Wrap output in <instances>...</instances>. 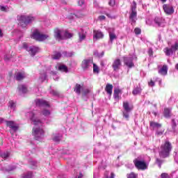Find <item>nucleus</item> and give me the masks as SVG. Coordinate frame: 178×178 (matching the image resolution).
I'll return each instance as SVG.
<instances>
[{
	"label": "nucleus",
	"mask_w": 178,
	"mask_h": 178,
	"mask_svg": "<svg viewBox=\"0 0 178 178\" xmlns=\"http://www.w3.org/2000/svg\"><path fill=\"white\" fill-rule=\"evenodd\" d=\"M27 116H30L31 120L34 124L33 128L32 135L33 136L35 140L39 141V140H42L44 138V129H42V122L35 118H34V113L31 112L26 114Z\"/></svg>",
	"instance_id": "nucleus-1"
},
{
	"label": "nucleus",
	"mask_w": 178,
	"mask_h": 178,
	"mask_svg": "<svg viewBox=\"0 0 178 178\" xmlns=\"http://www.w3.org/2000/svg\"><path fill=\"white\" fill-rule=\"evenodd\" d=\"M18 19L19 21V25L22 29H26L29 24H31V23L35 22V17L32 15H21Z\"/></svg>",
	"instance_id": "nucleus-2"
},
{
	"label": "nucleus",
	"mask_w": 178,
	"mask_h": 178,
	"mask_svg": "<svg viewBox=\"0 0 178 178\" xmlns=\"http://www.w3.org/2000/svg\"><path fill=\"white\" fill-rule=\"evenodd\" d=\"M54 37L58 41L61 40H67V38H72V33L65 31L63 29L56 28L54 29Z\"/></svg>",
	"instance_id": "nucleus-3"
},
{
	"label": "nucleus",
	"mask_w": 178,
	"mask_h": 178,
	"mask_svg": "<svg viewBox=\"0 0 178 178\" xmlns=\"http://www.w3.org/2000/svg\"><path fill=\"white\" fill-rule=\"evenodd\" d=\"M170 151H172V144H170L169 141H165V143L161 145L159 156L161 158H168L170 154Z\"/></svg>",
	"instance_id": "nucleus-4"
},
{
	"label": "nucleus",
	"mask_w": 178,
	"mask_h": 178,
	"mask_svg": "<svg viewBox=\"0 0 178 178\" xmlns=\"http://www.w3.org/2000/svg\"><path fill=\"white\" fill-rule=\"evenodd\" d=\"M129 22L131 25L135 24L136 22H137V3L136 1H133L131 5V9L129 11Z\"/></svg>",
	"instance_id": "nucleus-5"
},
{
	"label": "nucleus",
	"mask_w": 178,
	"mask_h": 178,
	"mask_svg": "<svg viewBox=\"0 0 178 178\" xmlns=\"http://www.w3.org/2000/svg\"><path fill=\"white\" fill-rule=\"evenodd\" d=\"M123 108V118H124L127 120H129V118H130V112L133 111V106H130V104L127 102H124Z\"/></svg>",
	"instance_id": "nucleus-6"
},
{
	"label": "nucleus",
	"mask_w": 178,
	"mask_h": 178,
	"mask_svg": "<svg viewBox=\"0 0 178 178\" xmlns=\"http://www.w3.org/2000/svg\"><path fill=\"white\" fill-rule=\"evenodd\" d=\"M178 50V42H174L171 44L170 47H165L163 49L164 53L165 54L166 56H170L173 55Z\"/></svg>",
	"instance_id": "nucleus-7"
},
{
	"label": "nucleus",
	"mask_w": 178,
	"mask_h": 178,
	"mask_svg": "<svg viewBox=\"0 0 178 178\" xmlns=\"http://www.w3.org/2000/svg\"><path fill=\"white\" fill-rule=\"evenodd\" d=\"M31 38L36 40V41H45V40L49 38V35L41 34L38 30H35L31 35Z\"/></svg>",
	"instance_id": "nucleus-8"
},
{
	"label": "nucleus",
	"mask_w": 178,
	"mask_h": 178,
	"mask_svg": "<svg viewBox=\"0 0 178 178\" xmlns=\"http://www.w3.org/2000/svg\"><path fill=\"white\" fill-rule=\"evenodd\" d=\"M134 163L138 170H145L148 168V165H147L145 161H141L138 158L134 160Z\"/></svg>",
	"instance_id": "nucleus-9"
},
{
	"label": "nucleus",
	"mask_w": 178,
	"mask_h": 178,
	"mask_svg": "<svg viewBox=\"0 0 178 178\" xmlns=\"http://www.w3.org/2000/svg\"><path fill=\"white\" fill-rule=\"evenodd\" d=\"M24 49H26L28 52H29L31 56H35V54L40 51V48L35 46L29 47L26 43L23 44Z\"/></svg>",
	"instance_id": "nucleus-10"
},
{
	"label": "nucleus",
	"mask_w": 178,
	"mask_h": 178,
	"mask_svg": "<svg viewBox=\"0 0 178 178\" xmlns=\"http://www.w3.org/2000/svg\"><path fill=\"white\" fill-rule=\"evenodd\" d=\"M112 67L113 72H119V70H120V67H122V60L120 58H115L113 60Z\"/></svg>",
	"instance_id": "nucleus-11"
},
{
	"label": "nucleus",
	"mask_w": 178,
	"mask_h": 178,
	"mask_svg": "<svg viewBox=\"0 0 178 178\" xmlns=\"http://www.w3.org/2000/svg\"><path fill=\"white\" fill-rule=\"evenodd\" d=\"M93 62L91 59H84L81 63L83 70H88L92 66Z\"/></svg>",
	"instance_id": "nucleus-12"
},
{
	"label": "nucleus",
	"mask_w": 178,
	"mask_h": 178,
	"mask_svg": "<svg viewBox=\"0 0 178 178\" xmlns=\"http://www.w3.org/2000/svg\"><path fill=\"white\" fill-rule=\"evenodd\" d=\"M123 60L124 64L129 69H131V67H134V63H133L134 58H133V56L123 57Z\"/></svg>",
	"instance_id": "nucleus-13"
},
{
	"label": "nucleus",
	"mask_w": 178,
	"mask_h": 178,
	"mask_svg": "<svg viewBox=\"0 0 178 178\" xmlns=\"http://www.w3.org/2000/svg\"><path fill=\"white\" fill-rule=\"evenodd\" d=\"M163 9L166 15H173L175 13V8H173V6L170 4H164Z\"/></svg>",
	"instance_id": "nucleus-14"
},
{
	"label": "nucleus",
	"mask_w": 178,
	"mask_h": 178,
	"mask_svg": "<svg viewBox=\"0 0 178 178\" xmlns=\"http://www.w3.org/2000/svg\"><path fill=\"white\" fill-rule=\"evenodd\" d=\"M108 34H109V42L111 44L113 43V40H116L118 38V36H116V34H115V29L114 28H110L108 29Z\"/></svg>",
	"instance_id": "nucleus-15"
},
{
	"label": "nucleus",
	"mask_w": 178,
	"mask_h": 178,
	"mask_svg": "<svg viewBox=\"0 0 178 178\" xmlns=\"http://www.w3.org/2000/svg\"><path fill=\"white\" fill-rule=\"evenodd\" d=\"M5 123L8 127H10V129H12L13 131H17V129H19V127L17 126V124L15 123V121H8L6 120Z\"/></svg>",
	"instance_id": "nucleus-16"
},
{
	"label": "nucleus",
	"mask_w": 178,
	"mask_h": 178,
	"mask_svg": "<svg viewBox=\"0 0 178 178\" xmlns=\"http://www.w3.org/2000/svg\"><path fill=\"white\" fill-rule=\"evenodd\" d=\"M35 104L37 106H49V104L48 103V102L42 99H37L35 100Z\"/></svg>",
	"instance_id": "nucleus-17"
},
{
	"label": "nucleus",
	"mask_w": 178,
	"mask_h": 178,
	"mask_svg": "<svg viewBox=\"0 0 178 178\" xmlns=\"http://www.w3.org/2000/svg\"><path fill=\"white\" fill-rule=\"evenodd\" d=\"M83 90L84 86L79 83H76L75 85V87L74 88V92H76V94H77V95H80V94H81V91H83Z\"/></svg>",
	"instance_id": "nucleus-18"
},
{
	"label": "nucleus",
	"mask_w": 178,
	"mask_h": 178,
	"mask_svg": "<svg viewBox=\"0 0 178 178\" xmlns=\"http://www.w3.org/2000/svg\"><path fill=\"white\" fill-rule=\"evenodd\" d=\"M94 40H99V38H104V33L99 31H93Z\"/></svg>",
	"instance_id": "nucleus-19"
},
{
	"label": "nucleus",
	"mask_w": 178,
	"mask_h": 178,
	"mask_svg": "<svg viewBox=\"0 0 178 178\" xmlns=\"http://www.w3.org/2000/svg\"><path fill=\"white\" fill-rule=\"evenodd\" d=\"M160 127H162V124L154 121L150 122V128L152 129V130H158Z\"/></svg>",
	"instance_id": "nucleus-20"
},
{
	"label": "nucleus",
	"mask_w": 178,
	"mask_h": 178,
	"mask_svg": "<svg viewBox=\"0 0 178 178\" xmlns=\"http://www.w3.org/2000/svg\"><path fill=\"white\" fill-rule=\"evenodd\" d=\"M154 22L156 27H161L164 22V19L161 17H155Z\"/></svg>",
	"instance_id": "nucleus-21"
},
{
	"label": "nucleus",
	"mask_w": 178,
	"mask_h": 178,
	"mask_svg": "<svg viewBox=\"0 0 178 178\" xmlns=\"http://www.w3.org/2000/svg\"><path fill=\"white\" fill-rule=\"evenodd\" d=\"M26 78V74L23 72H17L16 76H15V80H17L18 81H20L21 80H23V79Z\"/></svg>",
	"instance_id": "nucleus-22"
},
{
	"label": "nucleus",
	"mask_w": 178,
	"mask_h": 178,
	"mask_svg": "<svg viewBox=\"0 0 178 178\" xmlns=\"http://www.w3.org/2000/svg\"><path fill=\"white\" fill-rule=\"evenodd\" d=\"M18 91L19 94H26L27 92V87L25 85H19Z\"/></svg>",
	"instance_id": "nucleus-23"
},
{
	"label": "nucleus",
	"mask_w": 178,
	"mask_h": 178,
	"mask_svg": "<svg viewBox=\"0 0 178 178\" xmlns=\"http://www.w3.org/2000/svg\"><path fill=\"white\" fill-rule=\"evenodd\" d=\"M112 90H113V86L110 83H107L105 88V91L108 95H112Z\"/></svg>",
	"instance_id": "nucleus-24"
},
{
	"label": "nucleus",
	"mask_w": 178,
	"mask_h": 178,
	"mask_svg": "<svg viewBox=\"0 0 178 178\" xmlns=\"http://www.w3.org/2000/svg\"><path fill=\"white\" fill-rule=\"evenodd\" d=\"M159 74H161L162 76H166L168 74V66L163 65L159 70Z\"/></svg>",
	"instance_id": "nucleus-25"
},
{
	"label": "nucleus",
	"mask_w": 178,
	"mask_h": 178,
	"mask_svg": "<svg viewBox=\"0 0 178 178\" xmlns=\"http://www.w3.org/2000/svg\"><path fill=\"white\" fill-rule=\"evenodd\" d=\"M141 91H143V89H141V86H137L134 88L132 94L133 95H138L139 94H141Z\"/></svg>",
	"instance_id": "nucleus-26"
},
{
	"label": "nucleus",
	"mask_w": 178,
	"mask_h": 178,
	"mask_svg": "<svg viewBox=\"0 0 178 178\" xmlns=\"http://www.w3.org/2000/svg\"><path fill=\"white\" fill-rule=\"evenodd\" d=\"M47 80V72H42L40 73V77H39V82L40 83H44Z\"/></svg>",
	"instance_id": "nucleus-27"
},
{
	"label": "nucleus",
	"mask_w": 178,
	"mask_h": 178,
	"mask_svg": "<svg viewBox=\"0 0 178 178\" xmlns=\"http://www.w3.org/2000/svg\"><path fill=\"white\" fill-rule=\"evenodd\" d=\"M62 56V54L60 52L55 51L52 55H51V59L54 60H58V59H60Z\"/></svg>",
	"instance_id": "nucleus-28"
},
{
	"label": "nucleus",
	"mask_w": 178,
	"mask_h": 178,
	"mask_svg": "<svg viewBox=\"0 0 178 178\" xmlns=\"http://www.w3.org/2000/svg\"><path fill=\"white\" fill-rule=\"evenodd\" d=\"M79 42H81V41H84L86 40V32L83 30H81V32L79 33Z\"/></svg>",
	"instance_id": "nucleus-29"
},
{
	"label": "nucleus",
	"mask_w": 178,
	"mask_h": 178,
	"mask_svg": "<svg viewBox=\"0 0 178 178\" xmlns=\"http://www.w3.org/2000/svg\"><path fill=\"white\" fill-rule=\"evenodd\" d=\"M53 140L55 143H59L62 140V135L60 134H56L53 135Z\"/></svg>",
	"instance_id": "nucleus-30"
},
{
	"label": "nucleus",
	"mask_w": 178,
	"mask_h": 178,
	"mask_svg": "<svg viewBox=\"0 0 178 178\" xmlns=\"http://www.w3.org/2000/svg\"><path fill=\"white\" fill-rule=\"evenodd\" d=\"M0 156L3 159H8V158H9V156H10V152H9L8 151L3 152L1 153Z\"/></svg>",
	"instance_id": "nucleus-31"
},
{
	"label": "nucleus",
	"mask_w": 178,
	"mask_h": 178,
	"mask_svg": "<svg viewBox=\"0 0 178 178\" xmlns=\"http://www.w3.org/2000/svg\"><path fill=\"white\" fill-rule=\"evenodd\" d=\"M22 178H33V172L29 171L22 175Z\"/></svg>",
	"instance_id": "nucleus-32"
},
{
	"label": "nucleus",
	"mask_w": 178,
	"mask_h": 178,
	"mask_svg": "<svg viewBox=\"0 0 178 178\" xmlns=\"http://www.w3.org/2000/svg\"><path fill=\"white\" fill-rule=\"evenodd\" d=\"M58 70H60V72H65V73H67V72H69L67 67L65 65L58 66Z\"/></svg>",
	"instance_id": "nucleus-33"
},
{
	"label": "nucleus",
	"mask_w": 178,
	"mask_h": 178,
	"mask_svg": "<svg viewBox=\"0 0 178 178\" xmlns=\"http://www.w3.org/2000/svg\"><path fill=\"white\" fill-rule=\"evenodd\" d=\"M76 17H84L86 16V13H84L83 11H78L75 13Z\"/></svg>",
	"instance_id": "nucleus-34"
},
{
	"label": "nucleus",
	"mask_w": 178,
	"mask_h": 178,
	"mask_svg": "<svg viewBox=\"0 0 178 178\" xmlns=\"http://www.w3.org/2000/svg\"><path fill=\"white\" fill-rule=\"evenodd\" d=\"M8 106L9 108H10V109H12L13 111H15V109H16V103H15V102L13 101H10Z\"/></svg>",
	"instance_id": "nucleus-35"
},
{
	"label": "nucleus",
	"mask_w": 178,
	"mask_h": 178,
	"mask_svg": "<svg viewBox=\"0 0 178 178\" xmlns=\"http://www.w3.org/2000/svg\"><path fill=\"white\" fill-rule=\"evenodd\" d=\"M164 116L165 118H170V109L169 108L164 109Z\"/></svg>",
	"instance_id": "nucleus-36"
},
{
	"label": "nucleus",
	"mask_w": 178,
	"mask_h": 178,
	"mask_svg": "<svg viewBox=\"0 0 178 178\" xmlns=\"http://www.w3.org/2000/svg\"><path fill=\"white\" fill-rule=\"evenodd\" d=\"M156 130V136H162V134H163V133L165 132V129H159V128Z\"/></svg>",
	"instance_id": "nucleus-37"
},
{
	"label": "nucleus",
	"mask_w": 178,
	"mask_h": 178,
	"mask_svg": "<svg viewBox=\"0 0 178 178\" xmlns=\"http://www.w3.org/2000/svg\"><path fill=\"white\" fill-rule=\"evenodd\" d=\"M120 92V90L115 89L114 90V98H119V93Z\"/></svg>",
	"instance_id": "nucleus-38"
},
{
	"label": "nucleus",
	"mask_w": 178,
	"mask_h": 178,
	"mask_svg": "<svg viewBox=\"0 0 178 178\" xmlns=\"http://www.w3.org/2000/svg\"><path fill=\"white\" fill-rule=\"evenodd\" d=\"M63 54L64 55V56L70 57V56H73V55H74V53H73V52H68L67 53V51H64L63 53Z\"/></svg>",
	"instance_id": "nucleus-39"
},
{
	"label": "nucleus",
	"mask_w": 178,
	"mask_h": 178,
	"mask_svg": "<svg viewBox=\"0 0 178 178\" xmlns=\"http://www.w3.org/2000/svg\"><path fill=\"white\" fill-rule=\"evenodd\" d=\"M138 177V175L134 173V172H131L127 178H137Z\"/></svg>",
	"instance_id": "nucleus-40"
},
{
	"label": "nucleus",
	"mask_w": 178,
	"mask_h": 178,
	"mask_svg": "<svg viewBox=\"0 0 178 178\" xmlns=\"http://www.w3.org/2000/svg\"><path fill=\"white\" fill-rule=\"evenodd\" d=\"M172 131H176V121L175 120H172Z\"/></svg>",
	"instance_id": "nucleus-41"
},
{
	"label": "nucleus",
	"mask_w": 178,
	"mask_h": 178,
	"mask_svg": "<svg viewBox=\"0 0 178 178\" xmlns=\"http://www.w3.org/2000/svg\"><path fill=\"white\" fill-rule=\"evenodd\" d=\"M93 72L94 73H99V69L98 68V66L97 65L93 64Z\"/></svg>",
	"instance_id": "nucleus-42"
},
{
	"label": "nucleus",
	"mask_w": 178,
	"mask_h": 178,
	"mask_svg": "<svg viewBox=\"0 0 178 178\" xmlns=\"http://www.w3.org/2000/svg\"><path fill=\"white\" fill-rule=\"evenodd\" d=\"M31 169L37 168V162L36 161H31Z\"/></svg>",
	"instance_id": "nucleus-43"
},
{
	"label": "nucleus",
	"mask_w": 178,
	"mask_h": 178,
	"mask_svg": "<svg viewBox=\"0 0 178 178\" xmlns=\"http://www.w3.org/2000/svg\"><path fill=\"white\" fill-rule=\"evenodd\" d=\"M42 115H44V116H49L51 115V112L48 110H44L42 111Z\"/></svg>",
	"instance_id": "nucleus-44"
},
{
	"label": "nucleus",
	"mask_w": 178,
	"mask_h": 178,
	"mask_svg": "<svg viewBox=\"0 0 178 178\" xmlns=\"http://www.w3.org/2000/svg\"><path fill=\"white\" fill-rule=\"evenodd\" d=\"M134 33L136 35H138L139 34H141V29L140 28H136L134 29Z\"/></svg>",
	"instance_id": "nucleus-45"
},
{
	"label": "nucleus",
	"mask_w": 178,
	"mask_h": 178,
	"mask_svg": "<svg viewBox=\"0 0 178 178\" xmlns=\"http://www.w3.org/2000/svg\"><path fill=\"white\" fill-rule=\"evenodd\" d=\"M8 9V6H0V10H1V12H7Z\"/></svg>",
	"instance_id": "nucleus-46"
},
{
	"label": "nucleus",
	"mask_w": 178,
	"mask_h": 178,
	"mask_svg": "<svg viewBox=\"0 0 178 178\" xmlns=\"http://www.w3.org/2000/svg\"><path fill=\"white\" fill-rule=\"evenodd\" d=\"M16 169L15 165H10L8 169H7L8 172H12V170H15Z\"/></svg>",
	"instance_id": "nucleus-47"
},
{
	"label": "nucleus",
	"mask_w": 178,
	"mask_h": 178,
	"mask_svg": "<svg viewBox=\"0 0 178 178\" xmlns=\"http://www.w3.org/2000/svg\"><path fill=\"white\" fill-rule=\"evenodd\" d=\"M161 178H170V177L169 175H168V173L163 172L161 174Z\"/></svg>",
	"instance_id": "nucleus-48"
},
{
	"label": "nucleus",
	"mask_w": 178,
	"mask_h": 178,
	"mask_svg": "<svg viewBox=\"0 0 178 178\" xmlns=\"http://www.w3.org/2000/svg\"><path fill=\"white\" fill-rule=\"evenodd\" d=\"M156 162L158 164L159 168H161V166L162 165V161L160 160L159 159H156Z\"/></svg>",
	"instance_id": "nucleus-49"
},
{
	"label": "nucleus",
	"mask_w": 178,
	"mask_h": 178,
	"mask_svg": "<svg viewBox=\"0 0 178 178\" xmlns=\"http://www.w3.org/2000/svg\"><path fill=\"white\" fill-rule=\"evenodd\" d=\"M108 5H110V6H115V0H110V1L108 2Z\"/></svg>",
	"instance_id": "nucleus-50"
},
{
	"label": "nucleus",
	"mask_w": 178,
	"mask_h": 178,
	"mask_svg": "<svg viewBox=\"0 0 178 178\" xmlns=\"http://www.w3.org/2000/svg\"><path fill=\"white\" fill-rule=\"evenodd\" d=\"M148 54L149 56H152V55H154V51H152V48L149 49Z\"/></svg>",
	"instance_id": "nucleus-51"
},
{
	"label": "nucleus",
	"mask_w": 178,
	"mask_h": 178,
	"mask_svg": "<svg viewBox=\"0 0 178 178\" xmlns=\"http://www.w3.org/2000/svg\"><path fill=\"white\" fill-rule=\"evenodd\" d=\"M82 92H83V94H84L85 95H87V94L90 93V90H88V89H84V88H83V90H82Z\"/></svg>",
	"instance_id": "nucleus-52"
},
{
	"label": "nucleus",
	"mask_w": 178,
	"mask_h": 178,
	"mask_svg": "<svg viewBox=\"0 0 178 178\" xmlns=\"http://www.w3.org/2000/svg\"><path fill=\"white\" fill-rule=\"evenodd\" d=\"M83 3H84V0H79V1H78V5H79V6H83Z\"/></svg>",
	"instance_id": "nucleus-53"
},
{
	"label": "nucleus",
	"mask_w": 178,
	"mask_h": 178,
	"mask_svg": "<svg viewBox=\"0 0 178 178\" xmlns=\"http://www.w3.org/2000/svg\"><path fill=\"white\" fill-rule=\"evenodd\" d=\"M149 86L150 87H154V86H155V82H154V81L151 80L149 82Z\"/></svg>",
	"instance_id": "nucleus-54"
},
{
	"label": "nucleus",
	"mask_w": 178,
	"mask_h": 178,
	"mask_svg": "<svg viewBox=\"0 0 178 178\" xmlns=\"http://www.w3.org/2000/svg\"><path fill=\"white\" fill-rule=\"evenodd\" d=\"M51 93L53 95H59V92H58L57 91H56V90H52L51 92Z\"/></svg>",
	"instance_id": "nucleus-55"
},
{
	"label": "nucleus",
	"mask_w": 178,
	"mask_h": 178,
	"mask_svg": "<svg viewBox=\"0 0 178 178\" xmlns=\"http://www.w3.org/2000/svg\"><path fill=\"white\" fill-rule=\"evenodd\" d=\"M99 20H105V16L104 15H100L98 17Z\"/></svg>",
	"instance_id": "nucleus-56"
},
{
	"label": "nucleus",
	"mask_w": 178,
	"mask_h": 178,
	"mask_svg": "<svg viewBox=\"0 0 178 178\" xmlns=\"http://www.w3.org/2000/svg\"><path fill=\"white\" fill-rule=\"evenodd\" d=\"M3 122H6V120H5V119H3V118H0V124H2Z\"/></svg>",
	"instance_id": "nucleus-57"
},
{
	"label": "nucleus",
	"mask_w": 178,
	"mask_h": 178,
	"mask_svg": "<svg viewBox=\"0 0 178 178\" xmlns=\"http://www.w3.org/2000/svg\"><path fill=\"white\" fill-rule=\"evenodd\" d=\"M175 160L178 163V156H175Z\"/></svg>",
	"instance_id": "nucleus-58"
},
{
	"label": "nucleus",
	"mask_w": 178,
	"mask_h": 178,
	"mask_svg": "<svg viewBox=\"0 0 178 178\" xmlns=\"http://www.w3.org/2000/svg\"><path fill=\"white\" fill-rule=\"evenodd\" d=\"M54 79L56 81H58V80H59V78L58 76H54Z\"/></svg>",
	"instance_id": "nucleus-59"
},
{
	"label": "nucleus",
	"mask_w": 178,
	"mask_h": 178,
	"mask_svg": "<svg viewBox=\"0 0 178 178\" xmlns=\"http://www.w3.org/2000/svg\"><path fill=\"white\" fill-rule=\"evenodd\" d=\"M109 178H115V174H113V172L111 173V177H109Z\"/></svg>",
	"instance_id": "nucleus-60"
},
{
	"label": "nucleus",
	"mask_w": 178,
	"mask_h": 178,
	"mask_svg": "<svg viewBox=\"0 0 178 178\" xmlns=\"http://www.w3.org/2000/svg\"><path fill=\"white\" fill-rule=\"evenodd\" d=\"M8 59H9V58H8V56H4V60H8Z\"/></svg>",
	"instance_id": "nucleus-61"
},
{
	"label": "nucleus",
	"mask_w": 178,
	"mask_h": 178,
	"mask_svg": "<svg viewBox=\"0 0 178 178\" xmlns=\"http://www.w3.org/2000/svg\"><path fill=\"white\" fill-rule=\"evenodd\" d=\"M106 16H108V17H111V19L113 18V17L111 16V14H106Z\"/></svg>",
	"instance_id": "nucleus-62"
},
{
	"label": "nucleus",
	"mask_w": 178,
	"mask_h": 178,
	"mask_svg": "<svg viewBox=\"0 0 178 178\" xmlns=\"http://www.w3.org/2000/svg\"><path fill=\"white\" fill-rule=\"evenodd\" d=\"M104 178H109V177H108V175H105Z\"/></svg>",
	"instance_id": "nucleus-63"
},
{
	"label": "nucleus",
	"mask_w": 178,
	"mask_h": 178,
	"mask_svg": "<svg viewBox=\"0 0 178 178\" xmlns=\"http://www.w3.org/2000/svg\"><path fill=\"white\" fill-rule=\"evenodd\" d=\"M176 69L178 70V64L176 65Z\"/></svg>",
	"instance_id": "nucleus-64"
}]
</instances>
